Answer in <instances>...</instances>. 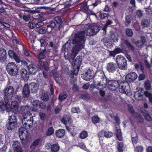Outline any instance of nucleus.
Masks as SVG:
<instances>
[{
  "mask_svg": "<svg viewBox=\"0 0 152 152\" xmlns=\"http://www.w3.org/2000/svg\"><path fill=\"white\" fill-rule=\"evenodd\" d=\"M85 32L81 31L75 33L71 39L72 43L75 45L72 50L70 58L74 60L78 52L84 48L85 41Z\"/></svg>",
  "mask_w": 152,
  "mask_h": 152,
  "instance_id": "1",
  "label": "nucleus"
},
{
  "mask_svg": "<svg viewBox=\"0 0 152 152\" xmlns=\"http://www.w3.org/2000/svg\"><path fill=\"white\" fill-rule=\"evenodd\" d=\"M18 108V105H0V111L2 112L5 110L9 113L8 122L15 124H17V120L14 115Z\"/></svg>",
  "mask_w": 152,
  "mask_h": 152,
  "instance_id": "2",
  "label": "nucleus"
},
{
  "mask_svg": "<svg viewBox=\"0 0 152 152\" xmlns=\"http://www.w3.org/2000/svg\"><path fill=\"white\" fill-rule=\"evenodd\" d=\"M105 103L106 102H112L114 103V104H126V101L124 98L120 96L114 97L111 93H108L107 95H105Z\"/></svg>",
  "mask_w": 152,
  "mask_h": 152,
  "instance_id": "3",
  "label": "nucleus"
},
{
  "mask_svg": "<svg viewBox=\"0 0 152 152\" xmlns=\"http://www.w3.org/2000/svg\"><path fill=\"white\" fill-rule=\"evenodd\" d=\"M4 96L0 103V104H10L9 99L12 97L14 92V89L13 87H7L4 91Z\"/></svg>",
  "mask_w": 152,
  "mask_h": 152,
  "instance_id": "4",
  "label": "nucleus"
},
{
  "mask_svg": "<svg viewBox=\"0 0 152 152\" xmlns=\"http://www.w3.org/2000/svg\"><path fill=\"white\" fill-rule=\"evenodd\" d=\"M129 83L126 80L121 82L119 84V90L121 93L129 96L131 95V92Z\"/></svg>",
  "mask_w": 152,
  "mask_h": 152,
  "instance_id": "5",
  "label": "nucleus"
},
{
  "mask_svg": "<svg viewBox=\"0 0 152 152\" xmlns=\"http://www.w3.org/2000/svg\"><path fill=\"white\" fill-rule=\"evenodd\" d=\"M94 88L99 90L100 94L101 96H104V82L103 78L102 81H99L97 83L94 80V83L91 85L90 88L91 90H93Z\"/></svg>",
  "mask_w": 152,
  "mask_h": 152,
  "instance_id": "6",
  "label": "nucleus"
},
{
  "mask_svg": "<svg viewBox=\"0 0 152 152\" xmlns=\"http://www.w3.org/2000/svg\"><path fill=\"white\" fill-rule=\"evenodd\" d=\"M6 70L8 74L12 76L16 75L18 72L17 66L13 62H9L7 64Z\"/></svg>",
  "mask_w": 152,
  "mask_h": 152,
  "instance_id": "7",
  "label": "nucleus"
},
{
  "mask_svg": "<svg viewBox=\"0 0 152 152\" xmlns=\"http://www.w3.org/2000/svg\"><path fill=\"white\" fill-rule=\"evenodd\" d=\"M116 62L119 68L122 70H126L127 69V61L125 58L121 55H118L116 57Z\"/></svg>",
  "mask_w": 152,
  "mask_h": 152,
  "instance_id": "8",
  "label": "nucleus"
},
{
  "mask_svg": "<svg viewBox=\"0 0 152 152\" xmlns=\"http://www.w3.org/2000/svg\"><path fill=\"white\" fill-rule=\"evenodd\" d=\"M106 83L105 86H107L108 88L112 91H114L117 89H119L120 83L118 81L110 80L107 82V81Z\"/></svg>",
  "mask_w": 152,
  "mask_h": 152,
  "instance_id": "9",
  "label": "nucleus"
},
{
  "mask_svg": "<svg viewBox=\"0 0 152 152\" xmlns=\"http://www.w3.org/2000/svg\"><path fill=\"white\" fill-rule=\"evenodd\" d=\"M82 60V56H79L77 57L75 61L74 69V73L75 75H77V74L79 70L80 66Z\"/></svg>",
  "mask_w": 152,
  "mask_h": 152,
  "instance_id": "10",
  "label": "nucleus"
},
{
  "mask_svg": "<svg viewBox=\"0 0 152 152\" xmlns=\"http://www.w3.org/2000/svg\"><path fill=\"white\" fill-rule=\"evenodd\" d=\"M61 122L66 125V129L69 131H71L72 128H69L67 126L68 124H70L72 122L71 118L68 115H64L63 118L61 119Z\"/></svg>",
  "mask_w": 152,
  "mask_h": 152,
  "instance_id": "11",
  "label": "nucleus"
},
{
  "mask_svg": "<svg viewBox=\"0 0 152 152\" xmlns=\"http://www.w3.org/2000/svg\"><path fill=\"white\" fill-rule=\"evenodd\" d=\"M137 77V74L134 72L129 73L126 77L125 80L129 83L135 80Z\"/></svg>",
  "mask_w": 152,
  "mask_h": 152,
  "instance_id": "12",
  "label": "nucleus"
},
{
  "mask_svg": "<svg viewBox=\"0 0 152 152\" xmlns=\"http://www.w3.org/2000/svg\"><path fill=\"white\" fill-rule=\"evenodd\" d=\"M86 73L87 75L84 77V79L87 81L92 79L94 75V73L93 70L90 68L88 69Z\"/></svg>",
  "mask_w": 152,
  "mask_h": 152,
  "instance_id": "13",
  "label": "nucleus"
},
{
  "mask_svg": "<svg viewBox=\"0 0 152 152\" xmlns=\"http://www.w3.org/2000/svg\"><path fill=\"white\" fill-rule=\"evenodd\" d=\"M12 148L14 152H22V150L20 142L18 141L13 142Z\"/></svg>",
  "mask_w": 152,
  "mask_h": 152,
  "instance_id": "14",
  "label": "nucleus"
},
{
  "mask_svg": "<svg viewBox=\"0 0 152 152\" xmlns=\"http://www.w3.org/2000/svg\"><path fill=\"white\" fill-rule=\"evenodd\" d=\"M140 110L146 120L148 121H152V118L148 113L147 111L144 109L143 108H141Z\"/></svg>",
  "mask_w": 152,
  "mask_h": 152,
  "instance_id": "15",
  "label": "nucleus"
},
{
  "mask_svg": "<svg viewBox=\"0 0 152 152\" xmlns=\"http://www.w3.org/2000/svg\"><path fill=\"white\" fill-rule=\"evenodd\" d=\"M117 68L115 64L113 63L110 62L108 63L106 66V69L110 72H113Z\"/></svg>",
  "mask_w": 152,
  "mask_h": 152,
  "instance_id": "16",
  "label": "nucleus"
},
{
  "mask_svg": "<svg viewBox=\"0 0 152 152\" xmlns=\"http://www.w3.org/2000/svg\"><path fill=\"white\" fill-rule=\"evenodd\" d=\"M21 77L23 79H28L29 77V73L27 70L24 68L21 69L20 71Z\"/></svg>",
  "mask_w": 152,
  "mask_h": 152,
  "instance_id": "17",
  "label": "nucleus"
},
{
  "mask_svg": "<svg viewBox=\"0 0 152 152\" xmlns=\"http://www.w3.org/2000/svg\"><path fill=\"white\" fill-rule=\"evenodd\" d=\"M90 25V24L89 23L86 24L85 25V27L87 28V31H86V35L91 36L94 35V34L93 32V30Z\"/></svg>",
  "mask_w": 152,
  "mask_h": 152,
  "instance_id": "18",
  "label": "nucleus"
},
{
  "mask_svg": "<svg viewBox=\"0 0 152 152\" xmlns=\"http://www.w3.org/2000/svg\"><path fill=\"white\" fill-rule=\"evenodd\" d=\"M90 25V24L89 23L86 24L85 25V27L87 28V31H86V35L91 36L94 35V34L93 32V30Z\"/></svg>",
  "mask_w": 152,
  "mask_h": 152,
  "instance_id": "19",
  "label": "nucleus"
},
{
  "mask_svg": "<svg viewBox=\"0 0 152 152\" xmlns=\"http://www.w3.org/2000/svg\"><path fill=\"white\" fill-rule=\"evenodd\" d=\"M146 40L144 38L141 37L140 40H138L134 42V44L136 45V47L139 48H141L144 45Z\"/></svg>",
  "mask_w": 152,
  "mask_h": 152,
  "instance_id": "20",
  "label": "nucleus"
},
{
  "mask_svg": "<svg viewBox=\"0 0 152 152\" xmlns=\"http://www.w3.org/2000/svg\"><path fill=\"white\" fill-rule=\"evenodd\" d=\"M29 88L31 89V92L32 93L37 92L38 89V84L35 83H32L29 85Z\"/></svg>",
  "mask_w": 152,
  "mask_h": 152,
  "instance_id": "21",
  "label": "nucleus"
},
{
  "mask_svg": "<svg viewBox=\"0 0 152 152\" xmlns=\"http://www.w3.org/2000/svg\"><path fill=\"white\" fill-rule=\"evenodd\" d=\"M30 89L29 86L27 84H26L24 86L23 89L24 97H26L28 96L30 93Z\"/></svg>",
  "mask_w": 152,
  "mask_h": 152,
  "instance_id": "22",
  "label": "nucleus"
},
{
  "mask_svg": "<svg viewBox=\"0 0 152 152\" xmlns=\"http://www.w3.org/2000/svg\"><path fill=\"white\" fill-rule=\"evenodd\" d=\"M26 122H27L28 127L27 129H30L31 126L32 125L33 123V117L31 115V116L30 115H27L26 117Z\"/></svg>",
  "mask_w": 152,
  "mask_h": 152,
  "instance_id": "23",
  "label": "nucleus"
},
{
  "mask_svg": "<svg viewBox=\"0 0 152 152\" xmlns=\"http://www.w3.org/2000/svg\"><path fill=\"white\" fill-rule=\"evenodd\" d=\"M6 56V50L3 48H0V61L5 59Z\"/></svg>",
  "mask_w": 152,
  "mask_h": 152,
  "instance_id": "24",
  "label": "nucleus"
},
{
  "mask_svg": "<svg viewBox=\"0 0 152 152\" xmlns=\"http://www.w3.org/2000/svg\"><path fill=\"white\" fill-rule=\"evenodd\" d=\"M28 107L27 105L26 106H23L21 107L20 108V111L21 112L22 114H25V115L24 116H27V115H28L30 114V115H31V113H30V112H28Z\"/></svg>",
  "mask_w": 152,
  "mask_h": 152,
  "instance_id": "25",
  "label": "nucleus"
},
{
  "mask_svg": "<svg viewBox=\"0 0 152 152\" xmlns=\"http://www.w3.org/2000/svg\"><path fill=\"white\" fill-rule=\"evenodd\" d=\"M55 134L57 137L61 138L65 135V131L62 129H59L56 132Z\"/></svg>",
  "mask_w": 152,
  "mask_h": 152,
  "instance_id": "26",
  "label": "nucleus"
},
{
  "mask_svg": "<svg viewBox=\"0 0 152 152\" xmlns=\"http://www.w3.org/2000/svg\"><path fill=\"white\" fill-rule=\"evenodd\" d=\"M122 41L125 44V45L128 48L130 49L132 51H133L134 50V47L128 40L126 39H122Z\"/></svg>",
  "mask_w": 152,
  "mask_h": 152,
  "instance_id": "27",
  "label": "nucleus"
},
{
  "mask_svg": "<svg viewBox=\"0 0 152 152\" xmlns=\"http://www.w3.org/2000/svg\"><path fill=\"white\" fill-rule=\"evenodd\" d=\"M110 39L112 40L113 42L118 41V35L113 31H111L110 32Z\"/></svg>",
  "mask_w": 152,
  "mask_h": 152,
  "instance_id": "28",
  "label": "nucleus"
},
{
  "mask_svg": "<svg viewBox=\"0 0 152 152\" xmlns=\"http://www.w3.org/2000/svg\"><path fill=\"white\" fill-rule=\"evenodd\" d=\"M141 23L143 28L148 27L149 26L150 23V20L146 19H142Z\"/></svg>",
  "mask_w": 152,
  "mask_h": 152,
  "instance_id": "29",
  "label": "nucleus"
},
{
  "mask_svg": "<svg viewBox=\"0 0 152 152\" xmlns=\"http://www.w3.org/2000/svg\"><path fill=\"white\" fill-rule=\"evenodd\" d=\"M115 134L117 139L120 141H122L123 137L121 129H117Z\"/></svg>",
  "mask_w": 152,
  "mask_h": 152,
  "instance_id": "30",
  "label": "nucleus"
},
{
  "mask_svg": "<svg viewBox=\"0 0 152 152\" xmlns=\"http://www.w3.org/2000/svg\"><path fill=\"white\" fill-rule=\"evenodd\" d=\"M143 96V95L141 92H136L135 93L134 97L135 99L138 101L141 100Z\"/></svg>",
  "mask_w": 152,
  "mask_h": 152,
  "instance_id": "31",
  "label": "nucleus"
},
{
  "mask_svg": "<svg viewBox=\"0 0 152 152\" xmlns=\"http://www.w3.org/2000/svg\"><path fill=\"white\" fill-rule=\"evenodd\" d=\"M28 70L31 73L34 74L37 71V69L33 64L29 65L28 66Z\"/></svg>",
  "mask_w": 152,
  "mask_h": 152,
  "instance_id": "32",
  "label": "nucleus"
},
{
  "mask_svg": "<svg viewBox=\"0 0 152 152\" xmlns=\"http://www.w3.org/2000/svg\"><path fill=\"white\" fill-rule=\"evenodd\" d=\"M59 145L58 144H54L51 145V151L53 152H58L59 149Z\"/></svg>",
  "mask_w": 152,
  "mask_h": 152,
  "instance_id": "33",
  "label": "nucleus"
},
{
  "mask_svg": "<svg viewBox=\"0 0 152 152\" xmlns=\"http://www.w3.org/2000/svg\"><path fill=\"white\" fill-rule=\"evenodd\" d=\"M17 124H14L9 122L7 123L6 126L7 129L9 130H12L14 129L16 126Z\"/></svg>",
  "mask_w": 152,
  "mask_h": 152,
  "instance_id": "34",
  "label": "nucleus"
},
{
  "mask_svg": "<svg viewBox=\"0 0 152 152\" xmlns=\"http://www.w3.org/2000/svg\"><path fill=\"white\" fill-rule=\"evenodd\" d=\"M17 124H14L9 122L7 123L6 126L7 129L9 130H12L14 129L16 126Z\"/></svg>",
  "mask_w": 152,
  "mask_h": 152,
  "instance_id": "35",
  "label": "nucleus"
},
{
  "mask_svg": "<svg viewBox=\"0 0 152 152\" xmlns=\"http://www.w3.org/2000/svg\"><path fill=\"white\" fill-rule=\"evenodd\" d=\"M68 95L66 92H62L59 96L58 99L60 101H62L67 97Z\"/></svg>",
  "mask_w": 152,
  "mask_h": 152,
  "instance_id": "36",
  "label": "nucleus"
},
{
  "mask_svg": "<svg viewBox=\"0 0 152 152\" xmlns=\"http://www.w3.org/2000/svg\"><path fill=\"white\" fill-rule=\"evenodd\" d=\"M41 97L42 100L45 102L48 101L49 99V97L48 95L45 92L42 93L41 95Z\"/></svg>",
  "mask_w": 152,
  "mask_h": 152,
  "instance_id": "37",
  "label": "nucleus"
},
{
  "mask_svg": "<svg viewBox=\"0 0 152 152\" xmlns=\"http://www.w3.org/2000/svg\"><path fill=\"white\" fill-rule=\"evenodd\" d=\"M131 17L130 15H126L125 17V23L126 26H127L129 25L131 22Z\"/></svg>",
  "mask_w": 152,
  "mask_h": 152,
  "instance_id": "38",
  "label": "nucleus"
},
{
  "mask_svg": "<svg viewBox=\"0 0 152 152\" xmlns=\"http://www.w3.org/2000/svg\"><path fill=\"white\" fill-rule=\"evenodd\" d=\"M51 31H49L47 27L46 28L45 27H42L40 28L38 31V33L39 34H44L46 33V32H50Z\"/></svg>",
  "mask_w": 152,
  "mask_h": 152,
  "instance_id": "39",
  "label": "nucleus"
},
{
  "mask_svg": "<svg viewBox=\"0 0 152 152\" xmlns=\"http://www.w3.org/2000/svg\"><path fill=\"white\" fill-rule=\"evenodd\" d=\"M134 117L137 118V119L140 123L143 122V118L142 116L138 113H136L133 116Z\"/></svg>",
  "mask_w": 152,
  "mask_h": 152,
  "instance_id": "40",
  "label": "nucleus"
},
{
  "mask_svg": "<svg viewBox=\"0 0 152 152\" xmlns=\"http://www.w3.org/2000/svg\"><path fill=\"white\" fill-rule=\"evenodd\" d=\"M93 31V32L94 35L96 34L99 30V27L97 26H90Z\"/></svg>",
  "mask_w": 152,
  "mask_h": 152,
  "instance_id": "41",
  "label": "nucleus"
},
{
  "mask_svg": "<svg viewBox=\"0 0 152 152\" xmlns=\"http://www.w3.org/2000/svg\"><path fill=\"white\" fill-rule=\"evenodd\" d=\"M144 86L145 89L147 90H149L151 88V84L148 80H147L145 81L144 84Z\"/></svg>",
  "mask_w": 152,
  "mask_h": 152,
  "instance_id": "42",
  "label": "nucleus"
},
{
  "mask_svg": "<svg viewBox=\"0 0 152 152\" xmlns=\"http://www.w3.org/2000/svg\"><path fill=\"white\" fill-rule=\"evenodd\" d=\"M88 136V133L85 131H83L81 132L80 135V137L81 139H85Z\"/></svg>",
  "mask_w": 152,
  "mask_h": 152,
  "instance_id": "43",
  "label": "nucleus"
},
{
  "mask_svg": "<svg viewBox=\"0 0 152 152\" xmlns=\"http://www.w3.org/2000/svg\"><path fill=\"white\" fill-rule=\"evenodd\" d=\"M92 120V122L94 124L98 123L100 122V118L97 115L93 116Z\"/></svg>",
  "mask_w": 152,
  "mask_h": 152,
  "instance_id": "44",
  "label": "nucleus"
},
{
  "mask_svg": "<svg viewBox=\"0 0 152 152\" xmlns=\"http://www.w3.org/2000/svg\"><path fill=\"white\" fill-rule=\"evenodd\" d=\"M128 106V109L129 111L132 114L133 116L136 113L135 110L134 109L132 105H127Z\"/></svg>",
  "mask_w": 152,
  "mask_h": 152,
  "instance_id": "45",
  "label": "nucleus"
},
{
  "mask_svg": "<svg viewBox=\"0 0 152 152\" xmlns=\"http://www.w3.org/2000/svg\"><path fill=\"white\" fill-rule=\"evenodd\" d=\"M46 53V50H44L41 52L38 55L39 58L40 59L44 58L45 57V55Z\"/></svg>",
  "mask_w": 152,
  "mask_h": 152,
  "instance_id": "46",
  "label": "nucleus"
},
{
  "mask_svg": "<svg viewBox=\"0 0 152 152\" xmlns=\"http://www.w3.org/2000/svg\"><path fill=\"white\" fill-rule=\"evenodd\" d=\"M126 34L128 37H131L133 35V32L131 29L128 28L126 30Z\"/></svg>",
  "mask_w": 152,
  "mask_h": 152,
  "instance_id": "47",
  "label": "nucleus"
},
{
  "mask_svg": "<svg viewBox=\"0 0 152 152\" xmlns=\"http://www.w3.org/2000/svg\"><path fill=\"white\" fill-rule=\"evenodd\" d=\"M54 132L53 128V127H50L47 130L46 134L47 136H50Z\"/></svg>",
  "mask_w": 152,
  "mask_h": 152,
  "instance_id": "48",
  "label": "nucleus"
},
{
  "mask_svg": "<svg viewBox=\"0 0 152 152\" xmlns=\"http://www.w3.org/2000/svg\"><path fill=\"white\" fill-rule=\"evenodd\" d=\"M56 26V24L55 22L51 20L48 23V24L47 26V28H51L53 29Z\"/></svg>",
  "mask_w": 152,
  "mask_h": 152,
  "instance_id": "49",
  "label": "nucleus"
},
{
  "mask_svg": "<svg viewBox=\"0 0 152 152\" xmlns=\"http://www.w3.org/2000/svg\"><path fill=\"white\" fill-rule=\"evenodd\" d=\"M134 151L136 152H143V147L141 145L137 146L134 148Z\"/></svg>",
  "mask_w": 152,
  "mask_h": 152,
  "instance_id": "50",
  "label": "nucleus"
},
{
  "mask_svg": "<svg viewBox=\"0 0 152 152\" xmlns=\"http://www.w3.org/2000/svg\"><path fill=\"white\" fill-rule=\"evenodd\" d=\"M123 142H120L118 145V149L119 152H123V147H124Z\"/></svg>",
  "mask_w": 152,
  "mask_h": 152,
  "instance_id": "51",
  "label": "nucleus"
},
{
  "mask_svg": "<svg viewBox=\"0 0 152 152\" xmlns=\"http://www.w3.org/2000/svg\"><path fill=\"white\" fill-rule=\"evenodd\" d=\"M53 20L56 21V23L59 24L62 21V20L61 17L59 16H57L54 17Z\"/></svg>",
  "mask_w": 152,
  "mask_h": 152,
  "instance_id": "52",
  "label": "nucleus"
},
{
  "mask_svg": "<svg viewBox=\"0 0 152 152\" xmlns=\"http://www.w3.org/2000/svg\"><path fill=\"white\" fill-rule=\"evenodd\" d=\"M23 119L22 120V124L24 126L26 127V129H28L27 128L28 127V125L27 124V122H26V117L24 115H23Z\"/></svg>",
  "mask_w": 152,
  "mask_h": 152,
  "instance_id": "53",
  "label": "nucleus"
},
{
  "mask_svg": "<svg viewBox=\"0 0 152 152\" xmlns=\"http://www.w3.org/2000/svg\"><path fill=\"white\" fill-rule=\"evenodd\" d=\"M24 136L25 137H22L21 136H20V138L21 140L22 143L23 145H25L27 141V137L25 135V134Z\"/></svg>",
  "mask_w": 152,
  "mask_h": 152,
  "instance_id": "54",
  "label": "nucleus"
},
{
  "mask_svg": "<svg viewBox=\"0 0 152 152\" xmlns=\"http://www.w3.org/2000/svg\"><path fill=\"white\" fill-rule=\"evenodd\" d=\"M16 55L15 52L12 50H10L8 52V55L11 58H14V56Z\"/></svg>",
  "mask_w": 152,
  "mask_h": 152,
  "instance_id": "55",
  "label": "nucleus"
},
{
  "mask_svg": "<svg viewBox=\"0 0 152 152\" xmlns=\"http://www.w3.org/2000/svg\"><path fill=\"white\" fill-rule=\"evenodd\" d=\"M41 67L45 71H48L49 70L48 63L47 61L45 62V64H43Z\"/></svg>",
  "mask_w": 152,
  "mask_h": 152,
  "instance_id": "56",
  "label": "nucleus"
},
{
  "mask_svg": "<svg viewBox=\"0 0 152 152\" xmlns=\"http://www.w3.org/2000/svg\"><path fill=\"white\" fill-rule=\"evenodd\" d=\"M40 142V139H36L34 140V141L32 143V145H31V147H32V146H34V147L37 146L38 145L39 143Z\"/></svg>",
  "mask_w": 152,
  "mask_h": 152,
  "instance_id": "57",
  "label": "nucleus"
},
{
  "mask_svg": "<svg viewBox=\"0 0 152 152\" xmlns=\"http://www.w3.org/2000/svg\"><path fill=\"white\" fill-rule=\"evenodd\" d=\"M132 141L133 144H136L138 142V140L137 135H136L135 137H132Z\"/></svg>",
  "mask_w": 152,
  "mask_h": 152,
  "instance_id": "58",
  "label": "nucleus"
},
{
  "mask_svg": "<svg viewBox=\"0 0 152 152\" xmlns=\"http://www.w3.org/2000/svg\"><path fill=\"white\" fill-rule=\"evenodd\" d=\"M25 130V129L24 128L21 127L20 128L19 130V136H21L22 137H23V134Z\"/></svg>",
  "mask_w": 152,
  "mask_h": 152,
  "instance_id": "59",
  "label": "nucleus"
},
{
  "mask_svg": "<svg viewBox=\"0 0 152 152\" xmlns=\"http://www.w3.org/2000/svg\"><path fill=\"white\" fill-rule=\"evenodd\" d=\"M71 111L72 113H78L80 112V110L78 108L73 107Z\"/></svg>",
  "mask_w": 152,
  "mask_h": 152,
  "instance_id": "60",
  "label": "nucleus"
},
{
  "mask_svg": "<svg viewBox=\"0 0 152 152\" xmlns=\"http://www.w3.org/2000/svg\"><path fill=\"white\" fill-rule=\"evenodd\" d=\"M113 135V134L111 132L105 131V137L109 138L111 137Z\"/></svg>",
  "mask_w": 152,
  "mask_h": 152,
  "instance_id": "61",
  "label": "nucleus"
},
{
  "mask_svg": "<svg viewBox=\"0 0 152 152\" xmlns=\"http://www.w3.org/2000/svg\"><path fill=\"white\" fill-rule=\"evenodd\" d=\"M82 8L83 10L85 11V12H88L90 11L89 10L88 7L86 4L85 5H83L82 6Z\"/></svg>",
  "mask_w": 152,
  "mask_h": 152,
  "instance_id": "62",
  "label": "nucleus"
},
{
  "mask_svg": "<svg viewBox=\"0 0 152 152\" xmlns=\"http://www.w3.org/2000/svg\"><path fill=\"white\" fill-rule=\"evenodd\" d=\"M114 51L116 54H117L121 53L122 51V49L119 48H117L115 49Z\"/></svg>",
  "mask_w": 152,
  "mask_h": 152,
  "instance_id": "63",
  "label": "nucleus"
},
{
  "mask_svg": "<svg viewBox=\"0 0 152 152\" xmlns=\"http://www.w3.org/2000/svg\"><path fill=\"white\" fill-rule=\"evenodd\" d=\"M144 94L145 97L148 98L149 97L152 95V94L151 92H149L147 91H145L144 92Z\"/></svg>",
  "mask_w": 152,
  "mask_h": 152,
  "instance_id": "64",
  "label": "nucleus"
}]
</instances>
